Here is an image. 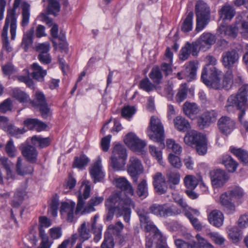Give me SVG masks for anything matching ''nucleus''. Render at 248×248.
<instances>
[{
  "mask_svg": "<svg viewBox=\"0 0 248 248\" xmlns=\"http://www.w3.org/2000/svg\"><path fill=\"white\" fill-rule=\"evenodd\" d=\"M106 206L108 210L107 220H110L115 212L120 217L123 216L124 221L129 222L130 219L131 208L134 204L128 197H122L120 193H114L106 201Z\"/></svg>",
  "mask_w": 248,
  "mask_h": 248,
  "instance_id": "nucleus-1",
  "label": "nucleus"
},
{
  "mask_svg": "<svg viewBox=\"0 0 248 248\" xmlns=\"http://www.w3.org/2000/svg\"><path fill=\"white\" fill-rule=\"evenodd\" d=\"M221 72L215 67L211 68L205 67L203 70L201 78L203 82L207 86L215 89H230L233 83L232 72L228 70L225 74L222 81H220L219 76Z\"/></svg>",
  "mask_w": 248,
  "mask_h": 248,
  "instance_id": "nucleus-2",
  "label": "nucleus"
},
{
  "mask_svg": "<svg viewBox=\"0 0 248 248\" xmlns=\"http://www.w3.org/2000/svg\"><path fill=\"white\" fill-rule=\"evenodd\" d=\"M248 85H244L240 88L237 93L232 94L228 97L225 105L226 109L229 112L232 111L235 108L241 110L239 118L247 131L248 123L243 121L242 117L245 113V110L248 108Z\"/></svg>",
  "mask_w": 248,
  "mask_h": 248,
  "instance_id": "nucleus-3",
  "label": "nucleus"
},
{
  "mask_svg": "<svg viewBox=\"0 0 248 248\" xmlns=\"http://www.w3.org/2000/svg\"><path fill=\"white\" fill-rule=\"evenodd\" d=\"M148 136L154 141L160 143L162 149L165 147L164 126L160 120L155 116L151 117L149 125L147 129Z\"/></svg>",
  "mask_w": 248,
  "mask_h": 248,
  "instance_id": "nucleus-4",
  "label": "nucleus"
},
{
  "mask_svg": "<svg viewBox=\"0 0 248 248\" xmlns=\"http://www.w3.org/2000/svg\"><path fill=\"white\" fill-rule=\"evenodd\" d=\"M149 210L151 213L162 218L176 216L181 213L180 209L174 205H170L168 203H154L150 206Z\"/></svg>",
  "mask_w": 248,
  "mask_h": 248,
  "instance_id": "nucleus-5",
  "label": "nucleus"
},
{
  "mask_svg": "<svg viewBox=\"0 0 248 248\" xmlns=\"http://www.w3.org/2000/svg\"><path fill=\"white\" fill-rule=\"evenodd\" d=\"M219 31L222 36L234 38L236 36L238 32H239L243 37L248 38V15L247 21H242L240 23H237L236 25L221 26L219 28Z\"/></svg>",
  "mask_w": 248,
  "mask_h": 248,
  "instance_id": "nucleus-6",
  "label": "nucleus"
},
{
  "mask_svg": "<svg viewBox=\"0 0 248 248\" xmlns=\"http://www.w3.org/2000/svg\"><path fill=\"white\" fill-rule=\"evenodd\" d=\"M81 190H82V192L80 191L78 196V202L75 210V214L76 215H83L91 212V211L87 210L88 203L85 205V201L83 199V198L84 200H86L90 196L91 186L89 181L85 180L82 182L81 186Z\"/></svg>",
  "mask_w": 248,
  "mask_h": 248,
  "instance_id": "nucleus-7",
  "label": "nucleus"
},
{
  "mask_svg": "<svg viewBox=\"0 0 248 248\" xmlns=\"http://www.w3.org/2000/svg\"><path fill=\"white\" fill-rule=\"evenodd\" d=\"M13 163L5 156L0 157V184H4V179L13 180L16 178V174L13 171Z\"/></svg>",
  "mask_w": 248,
  "mask_h": 248,
  "instance_id": "nucleus-8",
  "label": "nucleus"
},
{
  "mask_svg": "<svg viewBox=\"0 0 248 248\" xmlns=\"http://www.w3.org/2000/svg\"><path fill=\"white\" fill-rule=\"evenodd\" d=\"M21 1V0H14L13 7L12 9L7 10V14L5 19V23L10 24L11 39L13 40L16 38L17 28L16 10L19 6Z\"/></svg>",
  "mask_w": 248,
  "mask_h": 248,
  "instance_id": "nucleus-9",
  "label": "nucleus"
},
{
  "mask_svg": "<svg viewBox=\"0 0 248 248\" xmlns=\"http://www.w3.org/2000/svg\"><path fill=\"white\" fill-rule=\"evenodd\" d=\"M143 165L140 159L135 156L130 157L127 165V172L135 182L138 181V176L143 172Z\"/></svg>",
  "mask_w": 248,
  "mask_h": 248,
  "instance_id": "nucleus-10",
  "label": "nucleus"
},
{
  "mask_svg": "<svg viewBox=\"0 0 248 248\" xmlns=\"http://www.w3.org/2000/svg\"><path fill=\"white\" fill-rule=\"evenodd\" d=\"M216 41L215 35L210 32H204L194 43L198 47V49L203 51L209 49Z\"/></svg>",
  "mask_w": 248,
  "mask_h": 248,
  "instance_id": "nucleus-11",
  "label": "nucleus"
},
{
  "mask_svg": "<svg viewBox=\"0 0 248 248\" xmlns=\"http://www.w3.org/2000/svg\"><path fill=\"white\" fill-rule=\"evenodd\" d=\"M31 103L35 108H39L42 115L44 118H46L49 112L45 96L43 93L37 91L34 94V100Z\"/></svg>",
  "mask_w": 248,
  "mask_h": 248,
  "instance_id": "nucleus-12",
  "label": "nucleus"
},
{
  "mask_svg": "<svg viewBox=\"0 0 248 248\" xmlns=\"http://www.w3.org/2000/svg\"><path fill=\"white\" fill-rule=\"evenodd\" d=\"M125 143L132 150L137 152H142L146 143L140 139L134 133H129L124 139Z\"/></svg>",
  "mask_w": 248,
  "mask_h": 248,
  "instance_id": "nucleus-13",
  "label": "nucleus"
},
{
  "mask_svg": "<svg viewBox=\"0 0 248 248\" xmlns=\"http://www.w3.org/2000/svg\"><path fill=\"white\" fill-rule=\"evenodd\" d=\"M185 67L184 70L177 73V78L179 79L186 78L187 81L194 79L196 76L198 63L195 62H190L185 64Z\"/></svg>",
  "mask_w": 248,
  "mask_h": 248,
  "instance_id": "nucleus-14",
  "label": "nucleus"
},
{
  "mask_svg": "<svg viewBox=\"0 0 248 248\" xmlns=\"http://www.w3.org/2000/svg\"><path fill=\"white\" fill-rule=\"evenodd\" d=\"M75 205V202L72 201L62 202L60 213L63 217L66 218L68 222H72L74 221Z\"/></svg>",
  "mask_w": 248,
  "mask_h": 248,
  "instance_id": "nucleus-15",
  "label": "nucleus"
},
{
  "mask_svg": "<svg viewBox=\"0 0 248 248\" xmlns=\"http://www.w3.org/2000/svg\"><path fill=\"white\" fill-rule=\"evenodd\" d=\"M90 173L94 183L100 182L103 179L105 173L102 170L101 160L100 157H98L96 161L90 167Z\"/></svg>",
  "mask_w": 248,
  "mask_h": 248,
  "instance_id": "nucleus-16",
  "label": "nucleus"
},
{
  "mask_svg": "<svg viewBox=\"0 0 248 248\" xmlns=\"http://www.w3.org/2000/svg\"><path fill=\"white\" fill-rule=\"evenodd\" d=\"M221 58L223 65L227 68L230 69L238 61L239 55L235 50H232L223 53Z\"/></svg>",
  "mask_w": 248,
  "mask_h": 248,
  "instance_id": "nucleus-17",
  "label": "nucleus"
},
{
  "mask_svg": "<svg viewBox=\"0 0 248 248\" xmlns=\"http://www.w3.org/2000/svg\"><path fill=\"white\" fill-rule=\"evenodd\" d=\"M153 184L155 191L158 194H163L166 193L167 187L166 186V180L165 177L160 172H157L153 177Z\"/></svg>",
  "mask_w": 248,
  "mask_h": 248,
  "instance_id": "nucleus-18",
  "label": "nucleus"
},
{
  "mask_svg": "<svg viewBox=\"0 0 248 248\" xmlns=\"http://www.w3.org/2000/svg\"><path fill=\"white\" fill-rule=\"evenodd\" d=\"M218 128L224 134H230L234 128L235 122L229 117L223 116L217 122Z\"/></svg>",
  "mask_w": 248,
  "mask_h": 248,
  "instance_id": "nucleus-19",
  "label": "nucleus"
},
{
  "mask_svg": "<svg viewBox=\"0 0 248 248\" xmlns=\"http://www.w3.org/2000/svg\"><path fill=\"white\" fill-rule=\"evenodd\" d=\"M207 217L209 223L215 227L220 228L224 223V215L218 210L215 209L211 211L208 214Z\"/></svg>",
  "mask_w": 248,
  "mask_h": 248,
  "instance_id": "nucleus-20",
  "label": "nucleus"
},
{
  "mask_svg": "<svg viewBox=\"0 0 248 248\" xmlns=\"http://www.w3.org/2000/svg\"><path fill=\"white\" fill-rule=\"evenodd\" d=\"M138 214L140 217L141 226L147 232H152L153 233H155L159 231L150 220L147 212L144 211H140L138 212Z\"/></svg>",
  "mask_w": 248,
  "mask_h": 248,
  "instance_id": "nucleus-21",
  "label": "nucleus"
},
{
  "mask_svg": "<svg viewBox=\"0 0 248 248\" xmlns=\"http://www.w3.org/2000/svg\"><path fill=\"white\" fill-rule=\"evenodd\" d=\"M204 137V135L192 130L187 132L184 138V141L186 144L193 146L203 139Z\"/></svg>",
  "mask_w": 248,
  "mask_h": 248,
  "instance_id": "nucleus-22",
  "label": "nucleus"
},
{
  "mask_svg": "<svg viewBox=\"0 0 248 248\" xmlns=\"http://www.w3.org/2000/svg\"><path fill=\"white\" fill-rule=\"evenodd\" d=\"M199 52L198 47L195 46L194 42L192 44L187 43L182 47L179 54V58L182 61H185L188 59L190 53L193 56H196Z\"/></svg>",
  "mask_w": 248,
  "mask_h": 248,
  "instance_id": "nucleus-23",
  "label": "nucleus"
},
{
  "mask_svg": "<svg viewBox=\"0 0 248 248\" xmlns=\"http://www.w3.org/2000/svg\"><path fill=\"white\" fill-rule=\"evenodd\" d=\"M184 113L191 119L195 118L200 111L199 107L195 103L186 102L183 108Z\"/></svg>",
  "mask_w": 248,
  "mask_h": 248,
  "instance_id": "nucleus-24",
  "label": "nucleus"
},
{
  "mask_svg": "<svg viewBox=\"0 0 248 248\" xmlns=\"http://www.w3.org/2000/svg\"><path fill=\"white\" fill-rule=\"evenodd\" d=\"M115 186L125 191L130 195L134 194V189L131 184L124 177L115 178L114 180Z\"/></svg>",
  "mask_w": 248,
  "mask_h": 248,
  "instance_id": "nucleus-25",
  "label": "nucleus"
},
{
  "mask_svg": "<svg viewBox=\"0 0 248 248\" xmlns=\"http://www.w3.org/2000/svg\"><path fill=\"white\" fill-rule=\"evenodd\" d=\"M219 16L223 20H231L235 16V11L231 5L226 3L218 11Z\"/></svg>",
  "mask_w": 248,
  "mask_h": 248,
  "instance_id": "nucleus-26",
  "label": "nucleus"
},
{
  "mask_svg": "<svg viewBox=\"0 0 248 248\" xmlns=\"http://www.w3.org/2000/svg\"><path fill=\"white\" fill-rule=\"evenodd\" d=\"M238 226H228L226 228V232L229 238L233 243L239 242L242 238V233Z\"/></svg>",
  "mask_w": 248,
  "mask_h": 248,
  "instance_id": "nucleus-27",
  "label": "nucleus"
},
{
  "mask_svg": "<svg viewBox=\"0 0 248 248\" xmlns=\"http://www.w3.org/2000/svg\"><path fill=\"white\" fill-rule=\"evenodd\" d=\"M219 161L223 164L228 170L231 172H234L238 166V163L228 155L221 156L219 159Z\"/></svg>",
  "mask_w": 248,
  "mask_h": 248,
  "instance_id": "nucleus-28",
  "label": "nucleus"
},
{
  "mask_svg": "<svg viewBox=\"0 0 248 248\" xmlns=\"http://www.w3.org/2000/svg\"><path fill=\"white\" fill-rule=\"evenodd\" d=\"M217 116V112L214 110L207 111L202 114V118L199 121V124L200 126L202 125L203 126L208 125L210 123L216 121Z\"/></svg>",
  "mask_w": 248,
  "mask_h": 248,
  "instance_id": "nucleus-29",
  "label": "nucleus"
},
{
  "mask_svg": "<svg viewBox=\"0 0 248 248\" xmlns=\"http://www.w3.org/2000/svg\"><path fill=\"white\" fill-rule=\"evenodd\" d=\"M228 180V177L224 171L216 170L212 176V182L215 186L219 187L222 186Z\"/></svg>",
  "mask_w": 248,
  "mask_h": 248,
  "instance_id": "nucleus-30",
  "label": "nucleus"
},
{
  "mask_svg": "<svg viewBox=\"0 0 248 248\" xmlns=\"http://www.w3.org/2000/svg\"><path fill=\"white\" fill-rule=\"evenodd\" d=\"M16 171L17 174L24 176L31 173L33 168L31 166L24 164L22 158L19 157L17 158L16 165Z\"/></svg>",
  "mask_w": 248,
  "mask_h": 248,
  "instance_id": "nucleus-31",
  "label": "nucleus"
},
{
  "mask_svg": "<svg viewBox=\"0 0 248 248\" xmlns=\"http://www.w3.org/2000/svg\"><path fill=\"white\" fill-rule=\"evenodd\" d=\"M22 154L29 161L32 163L36 161L38 153L34 147L31 145L25 146L22 150Z\"/></svg>",
  "mask_w": 248,
  "mask_h": 248,
  "instance_id": "nucleus-32",
  "label": "nucleus"
},
{
  "mask_svg": "<svg viewBox=\"0 0 248 248\" xmlns=\"http://www.w3.org/2000/svg\"><path fill=\"white\" fill-rule=\"evenodd\" d=\"M202 181V178L201 175H187L185 176L184 179L185 186L189 189H194Z\"/></svg>",
  "mask_w": 248,
  "mask_h": 248,
  "instance_id": "nucleus-33",
  "label": "nucleus"
},
{
  "mask_svg": "<svg viewBox=\"0 0 248 248\" xmlns=\"http://www.w3.org/2000/svg\"><path fill=\"white\" fill-rule=\"evenodd\" d=\"M31 67L32 70L31 75L33 78L39 81H43L45 76L46 75V71L43 70L42 67L36 63H33Z\"/></svg>",
  "mask_w": 248,
  "mask_h": 248,
  "instance_id": "nucleus-34",
  "label": "nucleus"
},
{
  "mask_svg": "<svg viewBox=\"0 0 248 248\" xmlns=\"http://www.w3.org/2000/svg\"><path fill=\"white\" fill-rule=\"evenodd\" d=\"M175 128L180 131H186L190 128V125L187 120L181 116H177L174 120Z\"/></svg>",
  "mask_w": 248,
  "mask_h": 248,
  "instance_id": "nucleus-35",
  "label": "nucleus"
},
{
  "mask_svg": "<svg viewBox=\"0 0 248 248\" xmlns=\"http://www.w3.org/2000/svg\"><path fill=\"white\" fill-rule=\"evenodd\" d=\"M33 35V28H31L27 31L23 35L21 43V46L26 51L28 50L29 47L32 44Z\"/></svg>",
  "mask_w": 248,
  "mask_h": 248,
  "instance_id": "nucleus-36",
  "label": "nucleus"
},
{
  "mask_svg": "<svg viewBox=\"0 0 248 248\" xmlns=\"http://www.w3.org/2000/svg\"><path fill=\"white\" fill-rule=\"evenodd\" d=\"M167 182L171 189H175V186L179 184L180 175L178 172L168 171L166 173Z\"/></svg>",
  "mask_w": 248,
  "mask_h": 248,
  "instance_id": "nucleus-37",
  "label": "nucleus"
},
{
  "mask_svg": "<svg viewBox=\"0 0 248 248\" xmlns=\"http://www.w3.org/2000/svg\"><path fill=\"white\" fill-rule=\"evenodd\" d=\"M196 16H210V11L209 7L203 1L199 0L195 5Z\"/></svg>",
  "mask_w": 248,
  "mask_h": 248,
  "instance_id": "nucleus-38",
  "label": "nucleus"
},
{
  "mask_svg": "<svg viewBox=\"0 0 248 248\" xmlns=\"http://www.w3.org/2000/svg\"><path fill=\"white\" fill-rule=\"evenodd\" d=\"M127 154L126 149L122 145H116L113 149L112 155L110 158L123 159L126 160Z\"/></svg>",
  "mask_w": 248,
  "mask_h": 248,
  "instance_id": "nucleus-39",
  "label": "nucleus"
},
{
  "mask_svg": "<svg viewBox=\"0 0 248 248\" xmlns=\"http://www.w3.org/2000/svg\"><path fill=\"white\" fill-rule=\"evenodd\" d=\"M22 12V21L21 22V25L22 27L27 26L30 22V5L26 3L23 2L21 5Z\"/></svg>",
  "mask_w": 248,
  "mask_h": 248,
  "instance_id": "nucleus-40",
  "label": "nucleus"
},
{
  "mask_svg": "<svg viewBox=\"0 0 248 248\" xmlns=\"http://www.w3.org/2000/svg\"><path fill=\"white\" fill-rule=\"evenodd\" d=\"M193 13L190 12L184 19L181 26V30L184 32L191 31L193 28Z\"/></svg>",
  "mask_w": 248,
  "mask_h": 248,
  "instance_id": "nucleus-41",
  "label": "nucleus"
},
{
  "mask_svg": "<svg viewBox=\"0 0 248 248\" xmlns=\"http://www.w3.org/2000/svg\"><path fill=\"white\" fill-rule=\"evenodd\" d=\"M174 244L177 248H198L196 242L190 238L187 241L181 239H176Z\"/></svg>",
  "mask_w": 248,
  "mask_h": 248,
  "instance_id": "nucleus-42",
  "label": "nucleus"
},
{
  "mask_svg": "<svg viewBox=\"0 0 248 248\" xmlns=\"http://www.w3.org/2000/svg\"><path fill=\"white\" fill-rule=\"evenodd\" d=\"M231 153L235 155L242 162L248 165V152L241 149L231 147L230 149Z\"/></svg>",
  "mask_w": 248,
  "mask_h": 248,
  "instance_id": "nucleus-43",
  "label": "nucleus"
},
{
  "mask_svg": "<svg viewBox=\"0 0 248 248\" xmlns=\"http://www.w3.org/2000/svg\"><path fill=\"white\" fill-rule=\"evenodd\" d=\"M59 205V197L57 195L53 196L51 200L48 212L53 217L57 216L58 209Z\"/></svg>",
  "mask_w": 248,
  "mask_h": 248,
  "instance_id": "nucleus-44",
  "label": "nucleus"
},
{
  "mask_svg": "<svg viewBox=\"0 0 248 248\" xmlns=\"http://www.w3.org/2000/svg\"><path fill=\"white\" fill-rule=\"evenodd\" d=\"M196 31L199 32L202 30L208 24L210 20V16H196Z\"/></svg>",
  "mask_w": 248,
  "mask_h": 248,
  "instance_id": "nucleus-45",
  "label": "nucleus"
},
{
  "mask_svg": "<svg viewBox=\"0 0 248 248\" xmlns=\"http://www.w3.org/2000/svg\"><path fill=\"white\" fill-rule=\"evenodd\" d=\"M10 24L5 23L2 32V38L3 43V47L8 52L12 51V47L9 45L8 37V31Z\"/></svg>",
  "mask_w": 248,
  "mask_h": 248,
  "instance_id": "nucleus-46",
  "label": "nucleus"
},
{
  "mask_svg": "<svg viewBox=\"0 0 248 248\" xmlns=\"http://www.w3.org/2000/svg\"><path fill=\"white\" fill-rule=\"evenodd\" d=\"M31 142L34 145L44 148L49 144L50 140L48 138H44L41 136H34L31 138Z\"/></svg>",
  "mask_w": 248,
  "mask_h": 248,
  "instance_id": "nucleus-47",
  "label": "nucleus"
},
{
  "mask_svg": "<svg viewBox=\"0 0 248 248\" xmlns=\"http://www.w3.org/2000/svg\"><path fill=\"white\" fill-rule=\"evenodd\" d=\"M154 240L156 241V248H169L167 245L165 237L162 235L159 231L154 233Z\"/></svg>",
  "mask_w": 248,
  "mask_h": 248,
  "instance_id": "nucleus-48",
  "label": "nucleus"
},
{
  "mask_svg": "<svg viewBox=\"0 0 248 248\" xmlns=\"http://www.w3.org/2000/svg\"><path fill=\"white\" fill-rule=\"evenodd\" d=\"M149 77L155 84H159L162 78V75L159 68L154 67L149 74Z\"/></svg>",
  "mask_w": 248,
  "mask_h": 248,
  "instance_id": "nucleus-49",
  "label": "nucleus"
},
{
  "mask_svg": "<svg viewBox=\"0 0 248 248\" xmlns=\"http://www.w3.org/2000/svg\"><path fill=\"white\" fill-rule=\"evenodd\" d=\"M149 151L151 155L156 159L160 165H163V162L162 161V152L161 150L157 149L155 146L150 145L149 146Z\"/></svg>",
  "mask_w": 248,
  "mask_h": 248,
  "instance_id": "nucleus-50",
  "label": "nucleus"
},
{
  "mask_svg": "<svg viewBox=\"0 0 248 248\" xmlns=\"http://www.w3.org/2000/svg\"><path fill=\"white\" fill-rule=\"evenodd\" d=\"M166 146L168 149L171 150L172 152L177 155H180L182 151L181 146L171 139L166 140Z\"/></svg>",
  "mask_w": 248,
  "mask_h": 248,
  "instance_id": "nucleus-51",
  "label": "nucleus"
},
{
  "mask_svg": "<svg viewBox=\"0 0 248 248\" xmlns=\"http://www.w3.org/2000/svg\"><path fill=\"white\" fill-rule=\"evenodd\" d=\"M194 146L199 155H204L207 151V142L205 136Z\"/></svg>",
  "mask_w": 248,
  "mask_h": 248,
  "instance_id": "nucleus-52",
  "label": "nucleus"
},
{
  "mask_svg": "<svg viewBox=\"0 0 248 248\" xmlns=\"http://www.w3.org/2000/svg\"><path fill=\"white\" fill-rule=\"evenodd\" d=\"M13 94L14 97L23 104L28 103L30 100L29 96L27 93L17 89L13 90Z\"/></svg>",
  "mask_w": 248,
  "mask_h": 248,
  "instance_id": "nucleus-53",
  "label": "nucleus"
},
{
  "mask_svg": "<svg viewBox=\"0 0 248 248\" xmlns=\"http://www.w3.org/2000/svg\"><path fill=\"white\" fill-rule=\"evenodd\" d=\"M89 162V158L85 155H81L75 158L73 167L78 169H81L86 166Z\"/></svg>",
  "mask_w": 248,
  "mask_h": 248,
  "instance_id": "nucleus-54",
  "label": "nucleus"
},
{
  "mask_svg": "<svg viewBox=\"0 0 248 248\" xmlns=\"http://www.w3.org/2000/svg\"><path fill=\"white\" fill-rule=\"evenodd\" d=\"M25 195V187L22 189H17L15 194L13 205L15 207L18 206L20 204Z\"/></svg>",
  "mask_w": 248,
  "mask_h": 248,
  "instance_id": "nucleus-55",
  "label": "nucleus"
},
{
  "mask_svg": "<svg viewBox=\"0 0 248 248\" xmlns=\"http://www.w3.org/2000/svg\"><path fill=\"white\" fill-rule=\"evenodd\" d=\"M48 12L49 14L56 16L60 10L59 2L57 0H48Z\"/></svg>",
  "mask_w": 248,
  "mask_h": 248,
  "instance_id": "nucleus-56",
  "label": "nucleus"
},
{
  "mask_svg": "<svg viewBox=\"0 0 248 248\" xmlns=\"http://www.w3.org/2000/svg\"><path fill=\"white\" fill-rule=\"evenodd\" d=\"M137 193L139 197L145 198L148 195L147 184L145 180H142L138 185Z\"/></svg>",
  "mask_w": 248,
  "mask_h": 248,
  "instance_id": "nucleus-57",
  "label": "nucleus"
},
{
  "mask_svg": "<svg viewBox=\"0 0 248 248\" xmlns=\"http://www.w3.org/2000/svg\"><path fill=\"white\" fill-rule=\"evenodd\" d=\"M104 200L103 197H93L88 202L87 210L89 211H94L95 209L94 206H96L101 203Z\"/></svg>",
  "mask_w": 248,
  "mask_h": 248,
  "instance_id": "nucleus-58",
  "label": "nucleus"
},
{
  "mask_svg": "<svg viewBox=\"0 0 248 248\" xmlns=\"http://www.w3.org/2000/svg\"><path fill=\"white\" fill-rule=\"evenodd\" d=\"M110 165L114 170L119 171L124 169L126 160L113 158H110Z\"/></svg>",
  "mask_w": 248,
  "mask_h": 248,
  "instance_id": "nucleus-59",
  "label": "nucleus"
},
{
  "mask_svg": "<svg viewBox=\"0 0 248 248\" xmlns=\"http://www.w3.org/2000/svg\"><path fill=\"white\" fill-rule=\"evenodd\" d=\"M140 88L143 90L149 92L155 89V86L148 78L142 79L140 83Z\"/></svg>",
  "mask_w": 248,
  "mask_h": 248,
  "instance_id": "nucleus-60",
  "label": "nucleus"
},
{
  "mask_svg": "<svg viewBox=\"0 0 248 248\" xmlns=\"http://www.w3.org/2000/svg\"><path fill=\"white\" fill-rule=\"evenodd\" d=\"M208 236L211 238L212 241L217 245L224 244L225 241L224 237L218 232H210L208 234Z\"/></svg>",
  "mask_w": 248,
  "mask_h": 248,
  "instance_id": "nucleus-61",
  "label": "nucleus"
},
{
  "mask_svg": "<svg viewBox=\"0 0 248 248\" xmlns=\"http://www.w3.org/2000/svg\"><path fill=\"white\" fill-rule=\"evenodd\" d=\"M78 232L80 239L82 241H84L88 239L91 236L89 231L87 230L85 222H83L79 228Z\"/></svg>",
  "mask_w": 248,
  "mask_h": 248,
  "instance_id": "nucleus-62",
  "label": "nucleus"
},
{
  "mask_svg": "<svg viewBox=\"0 0 248 248\" xmlns=\"http://www.w3.org/2000/svg\"><path fill=\"white\" fill-rule=\"evenodd\" d=\"M5 151L10 157H15L16 156L17 150L12 140H9L5 146Z\"/></svg>",
  "mask_w": 248,
  "mask_h": 248,
  "instance_id": "nucleus-63",
  "label": "nucleus"
},
{
  "mask_svg": "<svg viewBox=\"0 0 248 248\" xmlns=\"http://www.w3.org/2000/svg\"><path fill=\"white\" fill-rule=\"evenodd\" d=\"M172 195L174 202L178 204L182 208L185 210L187 208L188 205L177 191L172 192Z\"/></svg>",
  "mask_w": 248,
  "mask_h": 248,
  "instance_id": "nucleus-64",
  "label": "nucleus"
}]
</instances>
